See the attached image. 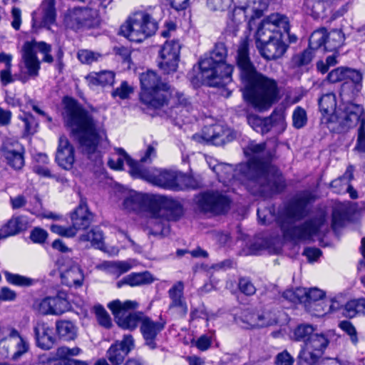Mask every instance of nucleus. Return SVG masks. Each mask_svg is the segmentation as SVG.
Masks as SVG:
<instances>
[{
    "label": "nucleus",
    "mask_w": 365,
    "mask_h": 365,
    "mask_svg": "<svg viewBox=\"0 0 365 365\" xmlns=\"http://www.w3.org/2000/svg\"><path fill=\"white\" fill-rule=\"evenodd\" d=\"M227 50L224 43L215 46L210 56L199 62L200 72L198 76L190 75L194 86L205 84L210 87H225L232 81L233 66L226 63Z\"/></svg>",
    "instance_id": "obj_4"
},
{
    "label": "nucleus",
    "mask_w": 365,
    "mask_h": 365,
    "mask_svg": "<svg viewBox=\"0 0 365 365\" xmlns=\"http://www.w3.org/2000/svg\"><path fill=\"white\" fill-rule=\"evenodd\" d=\"M136 178L145 179L155 185L173 191L182 190V185L180 183V180H189L180 172L167 170L150 171L144 166Z\"/></svg>",
    "instance_id": "obj_13"
},
{
    "label": "nucleus",
    "mask_w": 365,
    "mask_h": 365,
    "mask_svg": "<svg viewBox=\"0 0 365 365\" xmlns=\"http://www.w3.org/2000/svg\"><path fill=\"white\" fill-rule=\"evenodd\" d=\"M230 197L219 191H206L196 196L197 209L204 214L225 215L230 209Z\"/></svg>",
    "instance_id": "obj_12"
},
{
    "label": "nucleus",
    "mask_w": 365,
    "mask_h": 365,
    "mask_svg": "<svg viewBox=\"0 0 365 365\" xmlns=\"http://www.w3.org/2000/svg\"><path fill=\"white\" fill-rule=\"evenodd\" d=\"M86 79L90 87L113 85L115 80V73L113 71H103L99 73H90L86 77Z\"/></svg>",
    "instance_id": "obj_34"
},
{
    "label": "nucleus",
    "mask_w": 365,
    "mask_h": 365,
    "mask_svg": "<svg viewBox=\"0 0 365 365\" xmlns=\"http://www.w3.org/2000/svg\"><path fill=\"white\" fill-rule=\"evenodd\" d=\"M72 225L78 230L87 229L93 220V214L89 210L86 199H81L78 206L71 215Z\"/></svg>",
    "instance_id": "obj_26"
},
{
    "label": "nucleus",
    "mask_w": 365,
    "mask_h": 365,
    "mask_svg": "<svg viewBox=\"0 0 365 365\" xmlns=\"http://www.w3.org/2000/svg\"><path fill=\"white\" fill-rule=\"evenodd\" d=\"M184 284L178 281L169 290L168 295L171 300L168 311L179 318H184L188 311L187 303L183 296Z\"/></svg>",
    "instance_id": "obj_22"
},
{
    "label": "nucleus",
    "mask_w": 365,
    "mask_h": 365,
    "mask_svg": "<svg viewBox=\"0 0 365 365\" xmlns=\"http://www.w3.org/2000/svg\"><path fill=\"white\" fill-rule=\"evenodd\" d=\"M259 323L260 328L274 325L277 323L276 314L271 311L258 312Z\"/></svg>",
    "instance_id": "obj_58"
},
{
    "label": "nucleus",
    "mask_w": 365,
    "mask_h": 365,
    "mask_svg": "<svg viewBox=\"0 0 365 365\" xmlns=\"http://www.w3.org/2000/svg\"><path fill=\"white\" fill-rule=\"evenodd\" d=\"M232 1V0H207V6L211 11H223L230 6Z\"/></svg>",
    "instance_id": "obj_62"
},
{
    "label": "nucleus",
    "mask_w": 365,
    "mask_h": 365,
    "mask_svg": "<svg viewBox=\"0 0 365 365\" xmlns=\"http://www.w3.org/2000/svg\"><path fill=\"white\" fill-rule=\"evenodd\" d=\"M307 123V115L306 110L297 106L292 113V125L297 129L304 128Z\"/></svg>",
    "instance_id": "obj_54"
},
{
    "label": "nucleus",
    "mask_w": 365,
    "mask_h": 365,
    "mask_svg": "<svg viewBox=\"0 0 365 365\" xmlns=\"http://www.w3.org/2000/svg\"><path fill=\"white\" fill-rule=\"evenodd\" d=\"M348 67H338L329 73L327 78L332 83L346 81V74Z\"/></svg>",
    "instance_id": "obj_59"
},
{
    "label": "nucleus",
    "mask_w": 365,
    "mask_h": 365,
    "mask_svg": "<svg viewBox=\"0 0 365 365\" xmlns=\"http://www.w3.org/2000/svg\"><path fill=\"white\" fill-rule=\"evenodd\" d=\"M350 218L347 207L339 206L334 209L332 212L331 228L336 231L338 228L344 225L345 222Z\"/></svg>",
    "instance_id": "obj_39"
},
{
    "label": "nucleus",
    "mask_w": 365,
    "mask_h": 365,
    "mask_svg": "<svg viewBox=\"0 0 365 365\" xmlns=\"http://www.w3.org/2000/svg\"><path fill=\"white\" fill-rule=\"evenodd\" d=\"M150 198L146 195L135 192L124 199L123 207L128 211H137L143 208L150 210Z\"/></svg>",
    "instance_id": "obj_29"
},
{
    "label": "nucleus",
    "mask_w": 365,
    "mask_h": 365,
    "mask_svg": "<svg viewBox=\"0 0 365 365\" xmlns=\"http://www.w3.org/2000/svg\"><path fill=\"white\" fill-rule=\"evenodd\" d=\"M237 13L242 14V10L240 8H235L232 13L229 16V20L227 21L225 29V33L227 35L236 36L237 34L239 26L241 24L240 19L236 18Z\"/></svg>",
    "instance_id": "obj_48"
},
{
    "label": "nucleus",
    "mask_w": 365,
    "mask_h": 365,
    "mask_svg": "<svg viewBox=\"0 0 365 365\" xmlns=\"http://www.w3.org/2000/svg\"><path fill=\"white\" fill-rule=\"evenodd\" d=\"M361 312H363V311L360 299L348 302L342 308V314L347 318H353Z\"/></svg>",
    "instance_id": "obj_52"
},
{
    "label": "nucleus",
    "mask_w": 365,
    "mask_h": 365,
    "mask_svg": "<svg viewBox=\"0 0 365 365\" xmlns=\"http://www.w3.org/2000/svg\"><path fill=\"white\" fill-rule=\"evenodd\" d=\"M22 61L24 68L26 69L31 78L38 76L41 68V62L36 53L33 51V46L31 43H24L22 46Z\"/></svg>",
    "instance_id": "obj_27"
},
{
    "label": "nucleus",
    "mask_w": 365,
    "mask_h": 365,
    "mask_svg": "<svg viewBox=\"0 0 365 365\" xmlns=\"http://www.w3.org/2000/svg\"><path fill=\"white\" fill-rule=\"evenodd\" d=\"M94 310L99 324L106 329L110 328L111 319L105 308L101 305H96L94 307Z\"/></svg>",
    "instance_id": "obj_55"
},
{
    "label": "nucleus",
    "mask_w": 365,
    "mask_h": 365,
    "mask_svg": "<svg viewBox=\"0 0 365 365\" xmlns=\"http://www.w3.org/2000/svg\"><path fill=\"white\" fill-rule=\"evenodd\" d=\"M150 212L155 220L157 229L150 228L149 235H163L165 224L158 218H165L167 221H177L184 213L183 207L180 202L165 195H155L150 198Z\"/></svg>",
    "instance_id": "obj_9"
},
{
    "label": "nucleus",
    "mask_w": 365,
    "mask_h": 365,
    "mask_svg": "<svg viewBox=\"0 0 365 365\" xmlns=\"http://www.w3.org/2000/svg\"><path fill=\"white\" fill-rule=\"evenodd\" d=\"M314 56V51L308 47L302 52L293 56L292 62L295 67H302L309 64Z\"/></svg>",
    "instance_id": "obj_49"
},
{
    "label": "nucleus",
    "mask_w": 365,
    "mask_h": 365,
    "mask_svg": "<svg viewBox=\"0 0 365 365\" xmlns=\"http://www.w3.org/2000/svg\"><path fill=\"white\" fill-rule=\"evenodd\" d=\"M339 328L343 330L347 335L349 336L351 341L353 344H357L359 339L357 331L352 323L347 320L340 322L339 324Z\"/></svg>",
    "instance_id": "obj_57"
},
{
    "label": "nucleus",
    "mask_w": 365,
    "mask_h": 365,
    "mask_svg": "<svg viewBox=\"0 0 365 365\" xmlns=\"http://www.w3.org/2000/svg\"><path fill=\"white\" fill-rule=\"evenodd\" d=\"M269 21L270 22L277 25V29H281V34H285L283 37V41L287 43V40L289 41V43H295L297 40V37L294 34H290V26L288 18L283 14L279 13L272 14L269 16Z\"/></svg>",
    "instance_id": "obj_30"
},
{
    "label": "nucleus",
    "mask_w": 365,
    "mask_h": 365,
    "mask_svg": "<svg viewBox=\"0 0 365 365\" xmlns=\"http://www.w3.org/2000/svg\"><path fill=\"white\" fill-rule=\"evenodd\" d=\"M118 154L124 158L127 165L130 167V175L136 178L138 175H139L140 171L143 168V165L140 164L139 162L134 160L132 159L128 153L123 148L118 149Z\"/></svg>",
    "instance_id": "obj_53"
},
{
    "label": "nucleus",
    "mask_w": 365,
    "mask_h": 365,
    "mask_svg": "<svg viewBox=\"0 0 365 365\" xmlns=\"http://www.w3.org/2000/svg\"><path fill=\"white\" fill-rule=\"evenodd\" d=\"M66 26L74 31L95 29L100 25L98 12L88 7H75L65 16Z\"/></svg>",
    "instance_id": "obj_14"
},
{
    "label": "nucleus",
    "mask_w": 365,
    "mask_h": 365,
    "mask_svg": "<svg viewBox=\"0 0 365 365\" xmlns=\"http://www.w3.org/2000/svg\"><path fill=\"white\" fill-rule=\"evenodd\" d=\"M138 306L136 301L126 300L122 302L119 299L113 300L108 304L118 327L129 331L135 330L145 317L143 312L135 311Z\"/></svg>",
    "instance_id": "obj_11"
},
{
    "label": "nucleus",
    "mask_w": 365,
    "mask_h": 365,
    "mask_svg": "<svg viewBox=\"0 0 365 365\" xmlns=\"http://www.w3.org/2000/svg\"><path fill=\"white\" fill-rule=\"evenodd\" d=\"M273 154L268 152L265 160L254 157L240 168L241 174L247 180V187L255 195L269 198L284 192L287 187L282 172L271 165Z\"/></svg>",
    "instance_id": "obj_3"
},
{
    "label": "nucleus",
    "mask_w": 365,
    "mask_h": 365,
    "mask_svg": "<svg viewBox=\"0 0 365 365\" xmlns=\"http://www.w3.org/2000/svg\"><path fill=\"white\" fill-rule=\"evenodd\" d=\"M265 120L271 130L272 127L284 123V114L282 110L274 109L269 117L265 118Z\"/></svg>",
    "instance_id": "obj_61"
},
{
    "label": "nucleus",
    "mask_w": 365,
    "mask_h": 365,
    "mask_svg": "<svg viewBox=\"0 0 365 365\" xmlns=\"http://www.w3.org/2000/svg\"><path fill=\"white\" fill-rule=\"evenodd\" d=\"M344 35L341 30L333 29L327 33L325 51L336 53L344 43Z\"/></svg>",
    "instance_id": "obj_36"
},
{
    "label": "nucleus",
    "mask_w": 365,
    "mask_h": 365,
    "mask_svg": "<svg viewBox=\"0 0 365 365\" xmlns=\"http://www.w3.org/2000/svg\"><path fill=\"white\" fill-rule=\"evenodd\" d=\"M4 274L6 281L11 284L19 287H30L34 284L35 279L20 275L19 274H13L9 271H4Z\"/></svg>",
    "instance_id": "obj_46"
},
{
    "label": "nucleus",
    "mask_w": 365,
    "mask_h": 365,
    "mask_svg": "<svg viewBox=\"0 0 365 365\" xmlns=\"http://www.w3.org/2000/svg\"><path fill=\"white\" fill-rule=\"evenodd\" d=\"M226 131L223 127L218 124L205 126L202 134H195L192 138L198 143L211 144L214 145H222L225 143Z\"/></svg>",
    "instance_id": "obj_23"
},
{
    "label": "nucleus",
    "mask_w": 365,
    "mask_h": 365,
    "mask_svg": "<svg viewBox=\"0 0 365 365\" xmlns=\"http://www.w3.org/2000/svg\"><path fill=\"white\" fill-rule=\"evenodd\" d=\"M354 168L352 165L347 167L345 173L332 180L330 183V187L333 189L334 192L338 194L344 193L347 184L351 182L354 178Z\"/></svg>",
    "instance_id": "obj_38"
},
{
    "label": "nucleus",
    "mask_w": 365,
    "mask_h": 365,
    "mask_svg": "<svg viewBox=\"0 0 365 365\" xmlns=\"http://www.w3.org/2000/svg\"><path fill=\"white\" fill-rule=\"evenodd\" d=\"M25 43H31L33 46L34 53L39 52L43 54L42 61L48 63H52L54 61L53 56L51 54V46L44 41H36L35 39L27 41Z\"/></svg>",
    "instance_id": "obj_42"
},
{
    "label": "nucleus",
    "mask_w": 365,
    "mask_h": 365,
    "mask_svg": "<svg viewBox=\"0 0 365 365\" xmlns=\"http://www.w3.org/2000/svg\"><path fill=\"white\" fill-rule=\"evenodd\" d=\"M235 58L243 85L259 73L250 59V45L247 38H243L240 40Z\"/></svg>",
    "instance_id": "obj_16"
},
{
    "label": "nucleus",
    "mask_w": 365,
    "mask_h": 365,
    "mask_svg": "<svg viewBox=\"0 0 365 365\" xmlns=\"http://www.w3.org/2000/svg\"><path fill=\"white\" fill-rule=\"evenodd\" d=\"M313 326L307 324L298 325L294 331V339L297 341H303L304 344L309 340L311 336L314 334Z\"/></svg>",
    "instance_id": "obj_44"
},
{
    "label": "nucleus",
    "mask_w": 365,
    "mask_h": 365,
    "mask_svg": "<svg viewBox=\"0 0 365 365\" xmlns=\"http://www.w3.org/2000/svg\"><path fill=\"white\" fill-rule=\"evenodd\" d=\"M236 320L244 329L260 328L258 312L254 309H247L243 310Z\"/></svg>",
    "instance_id": "obj_35"
},
{
    "label": "nucleus",
    "mask_w": 365,
    "mask_h": 365,
    "mask_svg": "<svg viewBox=\"0 0 365 365\" xmlns=\"http://www.w3.org/2000/svg\"><path fill=\"white\" fill-rule=\"evenodd\" d=\"M134 347V339L131 334H125L121 341H116L108 349L106 356L113 365L121 364L125 356Z\"/></svg>",
    "instance_id": "obj_20"
},
{
    "label": "nucleus",
    "mask_w": 365,
    "mask_h": 365,
    "mask_svg": "<svg viewBox=\"0 0 365 365\" xmlns=\"http://www.w3.org/2000/svg\"><path fill=\"white\" fill-rule=\"evenodd\" d=\"M158 22L148 13L137 11L120 27V34L130 41L142 42L155 34Z\"/></svg>",
    "instance_id": "obj_10"
},
{
    "label": "nucleus",
    "mask_w": 365,
    "mask_h": 365,
    "mask_svg": "<svg viewBox=\"0 0 365 365\" xmlns=\"http://www.w3.org/2000/svg\"><path fill=\"white\" fill-rule=\"evenodd\" d=\"M244 100L259 112L267 110L280 99L277 81L261 73L243 85Z\"/></svg>",
    "instance_id": "obj_6"
},
{
    "label": "nucleus",
    "mask_w": 365,
    "mask_h": 365,
    "mask_svg": "<svg viewBox=\"0 0 365 365\" xmlns=\"http://www.w3.org/2000/svg\"><path fill=\"white\" fill-rule=\"evenodd\" d=\"M322 117L320 123L330 132L341 133L356 126L360 113L364 112L361 105L350 103L344 110L336 109V97L334 93L322 95L318 100Z\"/></svg>",
    "instance_id": "obj_5"
},
{
    "label": "nucleus",
    "mask_w": 365,
    "mask_h": 365,
    "mask_svg": "<svg viewBox=\"0 0 365 365\" xmlns=\"http://www.w3.org/2000/svg\"><path fill=\"white\" fill-rule=\"evenodd\" d=\"M61 282L68 286L80 287L83 284V274L81 269L77 266L71 267L61 274Z\"/></svg>",
    "instance_id": "obj_33"
},
{
    "label": "nucleus",
    "mask_w": 365,
    "mask_h": 365,
    "mask_svg": "<svg viewBox=\"0 0 365 365\" xmlns=\"http://www.w3.org/2000/svg\"><path fill=\"white\" fill-rule=\"evenodd\" d=\"M52 305L51 314L61 315L68 311L71 306L67 299V294L64 292H58L57 295L51 297Z\"/></svg>",
    "instance_id": "obj_37"
},
{
    "label": "nucleus",
    "mask_w": 365,
    "mask_h": 365,
    "mask_svg": "<svg viewBox=\"0 0 365 365\" xmlns=\"http://www.w3.org/2000/svg\"><path fill=\"white\" fill-rule=\"evenodd\" d=\"M165 321L155 322L145 315L140 326V331L144 339V344L150 349H155L158 346V335L165 329Z\"/></svg>",
    "instance_id": "obj_21"
},
{
    "label": "nucleus",
    "mask_w": 365,
    "mask_h": 365,
    "mask_svg": "<svg viewBox=\"0 0 365 365\" xmlns=\"http://www.w3.org/2000/svg\"><path fill=\"white\" fill-rule=\"evenodd\" d=\"M153 282L152 274L146 271L143 272H133L117 282V287H121L125 284L130 286H140L150 284Z\"/></svg>",
    "instance_id": "obj_31"
},
{
    "label": "nucleus",
    "mask_w": 365,
    "mask_h": 365,
    "mask_svg": "<svg viewBox=\"0 0 365 365\" xmlns=\"http://www.w3.org/2000/svg\"><path fill=\"white\" fill-rule=\"evenodd\" d=\"M133 91L134 89L133 86H130L126 81H123L121 82L119 87L112 91L111 96L113 98L119 97L120 99L125 100L128 98Z\"/></svg>",
    "instance_id": "obj_56"
},
{
    "label": "nucleus",
    "mask_w": 365,
    "mask_h": 365,
    "mask_svg": "<svg viewBox=\"0 0 365 365\" xmlns=\"http://www.w3.org/2000/svg\"><path fill=\"white\" fill-rule=\"evenodd\" d=\"M36 346L43 350L51 349L56 341L53 328L43 322H38L34 327Z\"/></svg>",
    "instance_id": "obj_25"
},
{
    "label": "nucleus",
    "mask_w": 365,
    "mask_h": 365,
    "mask_svg": "<svg viewBox=\"0 0 365 365\" xmlns=\"http://www.w3.org/2000/svg\"><path fill=\"white\" fill-rule=\"evenodd\" d=\"M247 121L248 124L257 132L262 134L267 133L270 131V126L267 123L265 118H262L257 115H247Z\"/></svg>",
    "instance_id": "obj_47"
},
{
    "label": "nucleus",
    "mask_w": 365,
    "mask_h": 365,
    "mask_svg": "<svg viewBox=\"0 0 365 365\" xmlns=\"http://www.w3.org/2000/svg\"><path fill=\"white\" fill-rule=\"evenodd\" d=\"M307 12L314 19L323 17L325 12L324 2L320 0H307L305 2Z\"/></svg>",
    "instance_id": "obj_43"
},
{
    "label": "nucleus",
    "mask_w": 365,
    "mask_h": 365,
    "mask_svg": "<svg viewBox=\"0 0 365 365\" xmlns=\"http://www.w3.org/2000/svg\"><path fill=\"white\" fill-rule=\"evenodd\" d=\"M359 117V118L356 123V125L359 123V127L354 149L359 153H365V112L360 113Z\"/></svg>",
    "instance_id": "obj_45"
},
{
    "label": "nucleus",
    "mask_w": 365,
    "mask_h": 365,
    "mask_svg": "<svg viewBox=\"0 0 365 365\" xmlns=\"http://www.w3.org/2000/svg\"><path fill=\"white\" fill-rule=\"evenodd\" d=\"M30 226L29 218L26 216L19 215L12 217L6 224L1 227L4 237L16 235L26 230Z\"/></svg>",
    "instance_id": "obj_28"
},
{
    "label": "nucleus",
    "mask_w": 365,
    "mask_h": 365,
    "mask_svg": "<svg viewBox=\"0 0 365 365\" xmlns=\"http://www.w3.org/2000/svg\"><path fill=\"white\" fill-rule=\"evenodd\" d=\"M0 153L6 164L15 170L24 166V148L16 140L6 138L0 147Z\"/></svg>",
    "instance_id": "obj_18"
},
{
    "label": "nucleus",
    "mask_w": 365,
    "mask_h": 365,
    "mask_svg": "<svg viewBox=\"0 0 365 365\" xmlns=\"http://www.w3.org/2000/svg\"><path fill=\"white\" fill-rule=\"evenodd\" d=\"M48 237V232L40 227L34 228L30 233V239L34 243L43 244Z\"/></svg>",
    "instance_id": "obj_63"
},
{
    "label": "nucleus",
    "mask_w": 365,
    "mask_h": 365,
    "mask_svg": "<svg viewBox=\"0 0 365 365\" xmlns=\"http://www.w3.org/2000/svg\"><path fill=\"white\" fill-rule=\"evenodd\" d=\"M56 329L60 339L65 341L74 340L77 337L78 328L71 321L58 320Z\"/></svg>",
    "instance_id": "obj_32"
},
{
    "label": "nucleus",
    "mask_w": 365,
    "mask_h": 365,
    "mask_svg": "<svg viewBox=\"0 0 365 365\" xmlns=\"http://www.w3.org/2000/svg\"><path fill=\"white\" fill-rule=\"evenodd\" d=\"M24 123V135H33L36 132L37 123L34 116L31 113H24L19 116Z\"/></svg>",
    "instance_id": "obj_51"
},
{
    "label": "nucleus",
    "mask_w": 365,
    "mask_h": 365,
    "mask_svg": "<svg viewBox=\"0 0 365 365\" xmlns=\"http://www.w3.org/2000/svg\"><path fill=\"white\" fill-rule=\"evenodd\" d=\"M78 60L85 64H91L97 61L101 55L88 50H80L77 53Z\"/></svg>",
    "instance_id": "obj_60"
},
{
    "label": "nucleus",
    "mask_w": 365,
    "mask_h": 365,
    "mask_svg": "<svg viewBox=\"0 0 365 365\" xmlns=\"http://www.w3.org/2000/svg\"><path fill=\"white\" fill-rule=\"evenodd\" d=\"M325 297V292L318 288L314 287L308 289L307 292V304H305V307L308 309H313L317 310L314 306H319V301Z\"/></svg>",
    "instance_id": "obj_50"
},
{
    "label": "nucleus",
    "mask_w": 365,
    "mask_h": 365,
    "mask_svg": "<svg viewBox=\"0 0 365 365\" xmlns=\"http://www.w3.org/2000/svg\"><path fill=\"white\" fill-rule=\"evenodd\" d=\"M180 44L178 41H166L160 51L159 68L170 74L177 71L180 60Z\"/></svg>",
    "instance_id": "obj_17"
},
{
    "label": "nucleus",
    "mask_w": 365,
    "mask_h": 365,
    "mask_svg": "<svg viewBox=\"0 0 365 365\" xmlns=\"http://www.w3.org/2000/svg\"><path fill=\"white\" fill-rule=\"evenodd\" d=\"M80 242H90L92 246L101 248L103 245V235L102 231L98 228H92L89 232L79 236Z\"/></svg>",
    "instance_id": "obj_41"
},
{
    "label": "nucleus",
    "mask_w": 365,
    "mask_h": 365,
    "mask_svg": "<svg viewBox=\"0 0 365 365\" xmlns=\"http://www.w3.org/2000/svg\"><path fill=\"white\" fill-rule=\"evenodd\" d=\"M277 26L269 21L268 16L262 20L256 32V47L261 56L267 61L282 58L289 47V43L283 41L285 34H282Z\"/></svg>",
    "instance_id": "obj_7"
},
{
    "label": "nucleus",
    "mask_w": 365,
    "mask_h": 365,
    "mask_svg": "<svg viewBox=\"0 0 365 365\" xmlns=\"http://www.w3.org/2000/svg\"><path fill=\"white\" fill-rule=\"evenodd\" d=\"M63 101L65 125L71 129V133L78 141L83 153L88 158L97 161V158L100 156L97 152L98 146L103 140H108L106 130L91 112L76 100L65 97Z\"/></svg>",
    "instance_id": "obj_2"
},
{
    "label": "nucleus",
    "mask_w": 365,
    "mask_h": 365,
    "mask_svg": "<svg viewBox=\"0 0 365 365\" xmlns=\"http://www.w3.org/2000/svg\"><path fill=\"white\" fill-rule=\"evenodd\" d=\"M41 16L38 18L36 13H32L33 29L45 28L51 29V26L56 24L57 11L56 9V0H43L41 5Z\"/></svg>",
    "instance_id": "obj_19"
},
{
    "label": "nucleus",
    "mask_w": 365,
    "mask_h": 365,
    "mask_svg": "<svg viewBox=\"0 0 365 365\" xmlns=\"http://www.w3.org/2000/svg\"><path fill=\"white\" fill-rule=\"evenodd\" d=\"M239 289L245 295H253L256 288L248 278H240L238 284Z\"/></svg>",
    "instance_id": "obj_64"
},
{
    "label": "nucleus",
    "mask_w": 365,
    "mask_h": 365,
    "mask_svg": "<svg viewBox=\"0 0 365 365\" xmlns=\"http://www.w3.org/2000/svg\"><path fill=\"white\" fill-rule=\"evenodd\" d=\"M56 161L66 170L73 167L75 161L74 148L66 136H61L56 155Z\"/></svg>",
    "instance_id": "obj_24"
},
{
    "label": "nucleus",
    "mask_w": 365,
    "mask_h": 365,
    "mask_svg": "<svg viewBox=\"0 0 365 365\" xmlns=\"http://www.w3.org/2000/svg\"><path fill=\"white\" fill-rule=\"evenodd\" d=\"M317 200V195L310 190H303L292 197L279 213L277 224L284 237L291 240H309L319 234L325 224L323 215L312 217L303 223H295L307 217L310 212L308 206Z\"/></svg>",
    "instance_id": "obj_1"
},
{
    "label": "nucleus",
    "mask_w": 365,
    "mask_h": 365,
    "mask_svg": "<svg viewBox=\"0 0 365 365\" xmlns=\"http://www.w3.org/2000/svg\"><path fill=\"white\" fill-rule=\"evenodd\" d=\"M327 33V30L324 27L315 30L309 37L308 47L313 51L323 47V50L325 51Z\"/></svg>",
    "instance_id": "obj_40"
},
{
    "label": "nucleus",
    "mask_w": 365,
    "mask_h": 365,
    "mask_svg": "<svg viewBox=\"0 0 365 365\" xmlns=\"http://www.w3.org/2000/svg\"><path fill=\"white\" fill-rule=\"evenodd\" d=\"M329 344V339L324 334L315 333L302 347L297 357L299 365H314L324 354Z\"/></svg>",
    "instance_id": "obj_15"
},
{
    "label": "nucleus",
    "mask_w": 365,
    "mask_h": 365,
    "mask_svg": "<svg viewBox=\"0 0 365 365\" xmlns=\"http://www.w3.org/2000/svg\"><path fill=\"white\" fill-rule=\"evenodd\" d=\"M141 87L140 99L148 108L158 109L167 105L170 96V86L162 81L153 71L148 70L139 77Z\"/></svg>",
    "instance_id": "obj_8"
}]
</instances>
